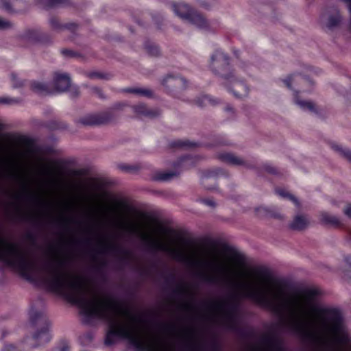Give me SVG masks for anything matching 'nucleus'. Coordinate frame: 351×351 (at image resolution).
<instances>
[{"instance_id": "1", "label": "nucleus", "mask_w": 351, "mask_h": 351, "mask_svg": "<svg viewBox=\"0 0 351 351\" xmlns=\"http://www.w3.org/2000/svg\"><path fill=\"white\" fill-rule=\"evenodd\" d=\"M317 289L294 295V335L310 351H351V332L341 312L322 304Z\"/></svg>"}, {"instance_id": "2", "label": "nucleus", "mask_w": 351, "mask_h": 351, "mask_svg": "<svg viewBox=\"0 0 351 351\" xmlns=\"http://www.w3.org/2000/svg\"><path fill=\"white\" fill-rule=\"evenodd\" d=\"M95 317L105 320L108 324L105 339L107 346L114 343L116 337H119L128 339L138 351H171L161 337L155 335L147 338L143 336L137 327L140 319L110 297L99 299L95 295ZM282 350L280 339L274 335H269L263 338L261 346L254 351Z\"/></svg>"}, {"instance_id": "3", "label": "nucleus", "mask_w": 351, "mask_h": 351, "mask_svg": "<svg viewBox=\"0 0 351 351\" xmlns=\"http://www.w3.org/2000/svg\"><path fill=\"white\" fill-rule=\"evenodd\" d=\"M171 7L175 14L182 21L200 29H208L207 19L197 10L184 2H173Z\"/></svg>"}, {"instance_id": "4", "label": "nucleus", "mask_w": 351, "mask_h": 351, "mask_svg": "<svg viewBox=\"0 0 351 351\" xmlns=\"http://www.w3.org/2000/svg\"><path fill=\"white\" fill-rule=\"evenodd\" d=\"M29 317L30 322L33 326L40 327V330L34 335V339L38 342V345L48 342L50 336L48 332L49 322L46 316L42 312L32 309Z\"/></svg>"}, {"instance_id": "5", "label": "nucleus", "mask_w": 351, "mask_h": 351, "mask_svg": "<svg viewBox=\"0 0 351 351\" xmlns=\"http://www.w3.org/2000/svg\"><path fill=\"white\" fill-rule=\"evenodd\" d=\"M211 71L215 74L225 79L233 77L230 64V58L221 51H215L210 58Z\"/></svg>"}, {"instance_id": "6", "label": "nucleus", "mask_w": 351, "mask_h": 351, "mask_svg": "<svg viewBox=\"0 0 351 351\" xmlns=\"http://www.w3.org/2000/svg\"><path fill=\"white\" fill-rule=\"evenodd\" d=\"M114 120L115 115L112 112L105 111L83 116L76 121V123L82 126H97L109 124Z\"/></svg>"}, {"instance_id": "7", "label": "nucleus", "mask_w": 351, "mask_h": 351, "mask_svg": "<svg viewBox=\"0 0 351 351\" xmlns=\"http://www.w3.org/2000/svg\"><path fill=\"white\" fill-rule=\"evenodd\" d=\"M98 252L101 254H112L119 258H125L130 255L129 250L122 247L114 241L99 239Z\"/></svg>"}, {"instance_id": "8", "label": "nucleus", "mask_w": 351, "mask_h": 351, "mask_svg": "<svg viewBox=\"0 0 351 351\" xmlns=\"http://www.w3.org/2000/svg\"><path fill=\"white\" fill-rule=\"evenodd\" d=\"M217 157L221 161L229 165L236 167H243L247 169H256V166L254 164L247 161L243 158L237 156L232 153H221L218 154Z\"/></svg>"}, {"instance_id": "9", "label": "nucleus", "mask_w": 351, "mask_h": 351, "mask_svg": "<svg viewBox=\"0 0 351 351\" xmlns=\"http://www.w3.org/2000/svg\"><path fill=\"white\" fill-rule=\"evenodd\" d=\"M71 84V79L68 73L55 72L53 75L51 89L54 93H63L69 90Z\"/></svg>"}, {"instance_id": "10", "label": "nucleus", "mask_w": 351, "mask_h": 351, "mask_svg": "<svg viewBox=\"0 0 351 351\" xmlns=\"http://www.w3.org/2000/svg\"><path fill=\"white\" fill-rule=\"evenodd\" d=\"M132 109L138 118L156 119L162 114L159 108H149L145 104L139 103L132 106Z\"/></svg>"}, {"instance_id": "11", "label": "nucleus", "mask_w": 351, "mask_h": 351, "mask_svg": "<svg viewBox=\"0 0 351 351\" xmlns=\"http://www.w3.org/2000/svg\"><path fill=\"white\" fill-rule=\"evenodd\" d=\"M164 86L169 90H182L186 86V81L177 75H167L162 82Z\"/></svg>"}, {"instance_id": "12", "label": "nucleus", "mask_w": 351, "mask_h": 351, "mask_svg": "<svg viewBox=\"0 0 351 351\" xmlns=\"http://www.w3.org/2000/svg\"><path fill=\"white\" fill-rule=\"evenodd\" d=\"M25 41L33 43H44L50 42L49 37L37 29H27L21 36Z\"/></svg>"}, {"instance_id": "13", "label": "nucleus", "mask_w": 351, "mask_h": 351, "mask_svg": "<svg viewBox=\"0 0 351 351\" xmlns=\"http://www.w3.org/2000/svg\"><path fill=\"white\" fill-rule=\"evenodd\" d=\"M228 88L236 97L243 98L248 95L249 88L243 81L232 79L229 82Z\"/></svg>"}, {"instance_id": "14", "label": "nucleus", "mask_w": 351, "mask_h": 351, "mask_svg": "<svg viewBox=\"0 0 351 351\" xmlns=\"http://www.w3.org/2000/svg\"><path fill=\"white\" fill-rule=\"evenodd\" d=\"M343 22V17L339 10L332 8L326 16L325 26L330 30L339 28Z\"/></svg>"}, {"instance_id": "15", "label": "nucleus", "mask_w": 351, "mask_h": 351, "mask_svg": "<svg viewBox=\"0 0 351 351\" xmlns=\"http://www.w3.org/2000/svg\"><path fill=\"white\" fill-rule=\"evenodd\" d=\"M308 225L309 221L307 216L304 214L298 213L289 223V227L293 230L302 231L305 230Z\"/></svg>"}, {"instance_id": "16", "label": "nucleus", "mask_w": 351, "mask_h": 351, "mask_svg": "<svg viewBox=\"0 0 351 351\" xmlns=\"http://www.w3.org/2000/svg\"><path fill=\"white\" fill-rule=\"evenodd\" d=\"M36 4L44 9L69 7L72 5L71 0H36Z\"/></svg>"}, {"instance_id": "17", "label": "nucleus", "mask_w": 351, "mask_h": 351, "mask_svg": "<svg viewBox=\"0 0 351 351\" xmlns=\"http://www.w3.org/2000/svg\"><path fill=\"white\" fill-rule=\"evenodd\" d=\"M320 222L325 226L339 228L341 226L340 219L335 215L327 212H322L319 215Z\"/></svg>"}, {"instance_id": "18", "label": "nucleus", "mask_w": 351, "mask_h": 351, "mask_svg": "<svg viewBox=\"0 0 351 351\" xmlns=\"http://www.w3.org/2000/svg\"><path fill=\"white\" fill-rule=\"evenodd\" d=\"M30 88L33 92L40 95H48L53 93V90L47 84L38 81L32 82Z\"/></svg>"}, {"instance_id": "19", "label": "nucleus", "mask_w": 351, "mask_h": 351, "mask_svg": "<svg viewBox=\"0 0 351 351\" xmlns=\"http://www.w3.org/2000/svg\"><path fill=\"white\" fill-rule=\"evenodd\" d=\"M19 3H23L22 0H0V8L8 13L14 14L19 12L14 7Z\"/></svg>"}, {"instance_id": "20", "label": "nucleus", "mask_w": 351, "mask_h": 351, "mask_svg": "<svg viewBox=\"0 0 351 351\" xmlns=\"http://www.w3.org/2000/svg\"><path fill=\"white\" fill-rule=\"evenodd\" d=\"M283 82L285 84L287 87L289 89H292L291 84L295 83L297 84L298 86H300V85L302 83L304 82H309L311 84H313V83L310 81L308 79L302 77L300 75H291L289 77H287L286 79L283 80Z\"/></svg>"}, {"instance_id": "21", "label": "nucleus", "mask_w": 351, "mask_h": 351, "mask_svg": "<svg viewBox=\"0 0 351 351\" xmlns=\"http://www.w3.org/2000/svg\"><path fill=\"white\" fill-rule=\"evenodd\" d=\"M124 93L135 94L139 96L152 98L154 97V92L146 88H128L123 90Z\"/></svg>"}, {"instance_id": "22", "label": "nucleus", "mask_w": 351, "mask_h": 351, "mask_svg": "<svg viewBox=\"0 0 351 351\" xmlns=\"http://www.w3.org/2000/svg\"><path fill=\"white\" fill-rule=\"evenodd\" d=\"M295 103L304 110H308L312 112H317L316 106L312 101L302 100L296 95Z\"/></svg>"}, {"instance_id": "23", "label": "nucleus", "mask_w": 351, "mask_h": 351, "mask_svg": "<svg viewBox=\"0 0 351 351\" xmlns=\"http://www.w3.org/2000/svg\"><path fill=\"white\" fill-rule=\"evenodd\" d=\"M14 197L16 199H30L36 198V197L31 193L28 186L25 182H23L22 191L15 193Z\"/></svg>"}, {"instance_id": "24", "label": "nucleus", "mask_w": 351, "mask_h": 351, "mask_svg": "<svg viewBox=\"0 0 351 351\" xmlns=\"http://www.w3.org/2000/svg\"><path fill=\"white\" fill-rule=\"evenodd\" d=\"M85 75L90 79H100L104 80H108L112 77V75L110 73H104L101 71H87L85 73Z\"/></svg>"}, {"instance_id": "25", "label": "nucleus", "mask_w": 351, "mask_h": 351, "mask_svg": "<svg viewBox=\"0 0 351 351\" xmlns=\"http://www.w3.org/2000/svg\"><path fill=\"white\" fill-rule=\"evenodd\" d=\"M49 23L51 29L53 31L60 32L64 30V25L60 21V20L54 16H51L49 18Z\"/></svg>"}, {"instance_id": "26", "label": "nucleus", "mask_w": 351, "mask_h": 351, "mask_svg": "<svg viewBox=\"0 0 351 351\" xmlns=\"http://www.w3.org/2000/svg\"><path fill=\"white\" fill-rule=\"evenodd\" d=\"M333 148L337 151L343 158L351 162V150L349 149H344L339 145L333 146Z\"/></svg>"}, {"instance_id": "27", "label": "nucleus", "mask_w": 351, "mask_h": 351, "mask_svg": "<svg viewBox=\"0 0 351 351\" xmlns=\"http://www.w3.org/2000/svg\"><path fill=\"white\" fill-rule=\"evenodd\" d=\"M145 47L147 50V52L149 55H151L152 56H155V57H157L160 55L159 48L154 43H150V42H147L145 45Z\"/></svg>"}, {"instance_id": "28", "label": "nucleus", "mask_w": 351, "mask_h": 351, "mask_svg": "<svg viewBox=\"0 0 351 351\" xmlns=\"http://www.w3.org/2000/svg\"><path fill=\"white\" fill-rule=\"evenodd\" d=\"M195 1L205 10H210L218 2V0H195Z\"/></svg>"}, {"instance_id": "29", "label": "nucleus", "mask_w": 351, "mask_h": 351, "mask_svg": "<svg viewBox=\"0 0 351 351\" xmlns=\"http://www.w3.org/2000/svg\"><path fill=\"white\" fill-rule=\"evenodd\" d=\"M178 307L180 310L186 313H189L194 310L193 304L191 302L186 300L180 302L178 304Z\"/></svg>"}, {"instance_id": "30", "label": "nucleus", "mask_w": 351, "mask_h": 351, "mask_svg": "<svg viewBox=\"0 0 351 351\" xmlns=\"http://www.w3.org/2000/svg\"><path fill=\"white\" fill-rule=\"evenodd\" d=\"M277 193L283 197H287L290 200H291L295 206L300 209L301 208V204L298 201V199L293 196V195L285 191L284 190H278Z\"/></svg>"}, {"instance_id": "31", "label": "nucleus", "mask_w": 351, "mask_h": 351, "mask_svg": "<svg viewBox=\"0 0 351 351\" xmlns=\"http://www.w3.org/2000/svg\"><path fill=\"white\" fill-rule=\"evenodd\" d=\"M174 291L176 293L184 297L189 293V289L185 284H179L176 287Z\"/></svg>"}, {"instance_id": "32", "label": "nucleus", "mask_w": 351, "mask_h": 351, "mask_svg": "<svg viewBox=\"0 0 351 351\" xmlns=\"http://www.w3.org/2000/svg\"><path fill=\"white\" fill-rule=\"evenodd\" d=\"M119 169L126 172H138L141 169V166L138 165H119Z\"/></svg>"}, {"instance_id": "33", "label": "nucleus", "mask_w": 351, "mask_h": 351, "mask_svg": "<svg viewBox=\"0 0 351 351\" xmlns=\"http://www.w3.org/2000/svg\"><path fill=\"white\" fill-rule=\"evenodd\" d=\"M268 208L264 206H258L254 208L256 217L258 218L268 217Z\"/></svg>"}, {"instance_id": "34", "label": "nucleus", "mask_w": 351, "mask_h": 351, "mask_svg": "<svg viewBox=\"0 0 351 351\" xmlns=\"http://www.w3.org/2000/svg\"><path fill=\"white\" fill-rule=\"evenodd\" d=\"M182 337L186 341L191 343L193 341V330L190 328H184L181 331Z\"/></svg>"}, {"instance_id": "35", "label": "nucleus", "mask_w": 351, "mask_h": 351, "mask_svg": "<svg viewBox=\"0 0 351 351\" xmlns=\"http://www.w3.org/2000/svg\"><path fill=\"white\" fill-rule=\"evenodd\" d=\"M61 53L63 56L68 58H82V55H81L80 53L68 49H64L61 51Z\"/></svg>"}, {"instance_id": "36", "label": "nucleus", "mask_w": 351, "mask_h": 351, "mask_svg": "<svg viewBox=\"0 0 351 351\" xmlns=\"http://www.w3.org/2000/svg\"><path fill=\"white\" fill-rule=\"evenodd\" d=\"M268 213H269L268 217H272V218L280 219V220L284 219V216L280 213H279L278 210H276L274 208H269Z\"/></svg>"}, {"instance_id": "37", "label": "nucleus", "mask_w": 351, "mask_h": 351, "mask_svg": "<svg viewBox=\"0 0 351 351\" xmlns=\"http://www.w3.org/2000/svg\"><path fill=\"white\" fill-rule=\"evenodd\" d=\"M13 27V23L3 18L0 17V29L5 30Z\"/></svg>"}, {"instance_id": "38", "label": "nucleus", "mask_w": 351, "mask_h": 351, "mask_svg": "<svg viewBox=\"0 0 351 351\" xmlns=\"http://www.w3.org/2000/svg\"><path fill=\"white\" fill-rule=\"evenodd\" d=\"M262 169L265 171H266L268 173L271 174V175H278L279 173L278 169L275 167H274L271 165H269V164L263 165L262 167Z\"/></svg>"}, {"instance_id": "39", "label": "nucleus", "mask_w": 351, "mask_h": 351, "mask_svg": "<svg viewBox=\"0 0 351 351\" xmlns=\"http://www.w3.org/2000/svg\"><path fill=\"white\" fill-rule=\"evenodd\" d=\"M90 90L92 91L93 93L95 94L96 95H97L99 98L101 99H105L106 98V95L104 93L102 89L98 86H93L90 88Z\"/></svg>"}, {"instance_id": "40", "label": "nucleus", "mask_w": 351, "mask_h": 351, "mask_svg": "<svg viewBox=\"0 0 351 351\" xmlns=\"http://www.w3.org/2000/svg\"><path fill=\"white\" fill-rule=\"evenodd\" d=\"M12 80L13 82V86L14 88L22 87L24 84L23 82L18 78L15 74H12Z\"/></svg>"}, {"instance_id": "41", "label": "nucleus", "mask_w": 351, "mask_h": 351, "mask_svg": "<svg viewBox=\"0 0 351 351\" xmlns=\"http://www.w3.org/2000/svg\"><path fill=\"white\" fill-rule=\"evenodd\" d=\"M19 102V100L14 98H10V97H2L0 98V104H17Z\"/></svg>"}, {"instance_id": "42", "label": "nucleus", "mask_w": 351, "mask_h": 351, "mask_svg": "<svg viewBox=\"0 0 351 351\" xmlns=\"http://www.w3.org/2000/svg\"><path fill=\"white\" fill-rule=\"evenodd\" d=\"M176 176L175 173H165L158 176V179L161 181H167Z\"/></svg>"}, {"instance_id": "43", "label": "nucleus", "mask_w": 351, "mask_h": 351, "mask_svg": "<svg viewBox=\"0 0 351 351\" xmlns=\"http://www.w3.org/2000/svg\"><path fill=\"white\" fill-rule=\"evenodd\" d=\"M200 202L205 205L210 206L213 208H215L217 206L216 202L213 199H209V198H203L200 199Z\"/></svg>"}, {"instance_id": "44", "label": "nucleus", "mask_w": 351, "mask_h": 351, "mask_svg": "<svg viewBox=\"0 0 351 351\" xmlns=\"http://www.w3.org/2000/svg\"><path fill=\"white\" fill-rule=\"evenodd\" d=\"M117 204L125 210L131 211L132 210V206L128 204L127 201L119 200L117 202Z\"/></svg>"}, {"instance_id": "45", "label": "nucleus", "mask_w": 351, "mask_h": 351, "mask_svg": "<svg viewBox=\"0 0 351 351\" xmlns=\"http://www.w3.org/2000/svg\"><path fill=\"white\" fill-rule=\"evenodd\" d=\"M42 174L44 176H50V179L49 180L50 183L58 184H60V180L57 179L56 177L55 178L54 176H51V173H49L48 171H43Z\"/></svg>"}, {"instance_id": "46", "label": "nucleus", "mask_w": 351, "mask_h": 351, "mask_svg": "<svg viewBox=\"0 0 351 351\" xmlns=\"http://www.w3.org/2000/svg\"><path fill=\"white\" fill-rule=\"evenodd\" d=\"M60 219L62 225L65 228H67L69 223L74 222L73 218L64 216L61 217Z\"/></svg>"}, {"instance_id": "47", "label": "nucleus", "mask_w": 351, "mask_h": 351, "mask_svg": "<svg viewBox=\"0 0 351 351\" xmlns=\"http://www.w3.org/2000/svg\"><path fill=\"white\" fill-rule=\"evenodd\" d=\"M64 25V29H68L71 32H74L75 30H77L78 25L77 24L75 23H69Z\"/></svg>"}, {"instance_id": "48", "label": "nucleus", "mask_w": 351, "mask_h": 351, "mask_svg": "<svg viewBox=\"0 0 351 351\" xmlns=\"http://www.w3.org/2000/svg\"><path fill=\"white\" fill-rule=\"evenodd\" d=\"M209 101L206 97H204L202 98H198L196 99L195 103L199 107H204L206 105V104Z\"/></svg>"}, {"instance_id": "49", "label": "nucleus", "mask_w": 351, "mask_h": 351, "mask_svg": "<svg viewBox=\"0 0 351 351\" xmlns=\"http://www.w3.org/2000/svg\"><path fill=\"white\" fill-rule=\"evenodd\" d=\"M128 105L125 103L119 102V103L115 104L112 106V109L114 110H123Z\"/></svg>"}, {"instance_id": "50", "label": "nucleus", "mask_w": 351, "mask_h": 351, "mask_svg": "<svg viewBox=\"0 0 351 351\" xmlns=\"http://www.w3.org/2000/svg\"><path fill=\"white\" fill-rule=\"evenodd\" d=\"M345 261L346 263V265L348 267V274L347 275L351 278V257H346Z\"/></svg>"}, {"instance_id": "51", "label": "nucleus", "mask_w": 351, "mask_h": 351, "mask_svg": "<svg viewBox=\"0 0 351 351\" xmlns=\"http://www.w3.org/2000/svg\"><path fill=\"white\" fill-rule=\"evenodd\" d=\"M220 172H222V171L220 170V169H217V170H214V171H210L208 173L206 178H205V180L204 181H206L210 178H212V177H214V176H217Z\"/></svg>"}, {"instance_id": "52", "label": "nucleus", "mask_w": 351, "mask_h": 351, "mask_svg": "<svg viewBox=\"0 0 351 351\" xmlns=\"http://www.w3.org/2000/svg\"><path fill=\"white\" fill-rule=\"evenodd\" d=\"M343 213L348 217L349 218H351V204H348L343 209Z\"/></svg>"}, {"instance_id": "53", "label": "nucleus", "mask_w": 351, "mask_h": 351, "mask_svg": "<svg viewBox=\"0 0 351 351\" xmlns=\"http://www.w3.org/2000/svg\"><path fill=\"white\" fill-rule=\"evenodd\" d=\"M195 145V143H192L189 142H178L176 144V145L179 147H193Z\"/></svg>"}, {"instance_id": "54", "label": "nucleus", "mask_w": 351, "mask_h": 351, "mask_svg": "<svg viewBox=\"0 0 351 351\" xmlns=\"http://www.w3.org/2000/svg\"><path fill=\"white\" fill-rule=\"evenodd\" d=\"M164 326H165V329L167 331H169V332L175 331V328H176L175 324H165Z\"/></svg>"}, {"instance_id": "55", "label": "nucleus", "mask_w": 351, "mask_h": 351, "mask_svg": "<svg viewBox=\"0 0 351 351\" xmlns=\"http://www.w3.org/2000/svg\"><path fill=\"white\" fill-rule=\"evenodd\" d=\"M71 95L73 97H77L80 95V90L78 88H74L71 91Z\"/></svg>"}, {"instance_id": "56", "label": "nucleus", "mask_w": 351, "mask_h": 351, "mask_svg": "<svg viewBox=\"0 0 351 351\" xmlns=\"http://www.w3.org/2000/svg\"><path fill=\"white\" fill-rule=\"evenodd\" d=\"M3 351H15V348L11 344L6 345L3 349Z\"/></svg>"}, {"instance_id": "57", "label": "nucleus", "mask_w": 351, "mask_h": 351, "mask_svg": "<svg viewBox=\"0 0 351 351\" xmlns=\"http://www.w3.org/2000/svg\"><path fill=\"white\" fill-rule=\"evenodd\" d=\"M158 230L163 233H169L171 231V230L166 228H163L161 226L158 227Z\"/></svg>"}, {"instance_id": "58", "label": "nucleus", "mask_w": 351, "mask_h": 351, "mask_svg": "<svg viewBox=\"0 0 351 351\" xmlns=\"http://www.w3.org/2000/svg\"><path fill=\"white\" fill-rule=\"evenodd\" d=\"M26 237L27 239L34 240L33 236L30 233L27 234Z\"/></svg>"}, {"instance_id": "59", "label": "nucleus", "mask_w": 351, "mask_h": 351, "mask_svg": "<svg viewBox=\"0 0 351 351\" xmlns=\"http://www.w3.org/2000/svg\"><path fill=\"white\" fill-rule=\"evenodd\" d=\"M71 173L75 176H77L80 174V171L77 170H72Z\"/></svg>"}, {"instance_id": "60", "label": "nucleus", "mask_w": 351, "mask_h": 351, "mask_svg": "<svg viewBox=\"0 0 351 351\" xmlns=\"http://www.w3.org/2000/svg\"><path fill=\"white\" fill-rule=\"evenodd\" d=\"M348 99L351 102V90L347 94Z\"/></svg>"}, {"instance_id": "61", "label": "nucleus", "mask_w": 351, "mask_h": 351, "mask_svg": "<svg viewBox=\"0 0 351 351\" xmlns=\"http://www.w3.org/2000/svg\"><path fill=\"white\" fill-rule=\"evenodd\" d=\"M59 163H60V162H58L57 160H53V161L51 162V164L53 165H58Z\"/></svg>"}, {"instance_id": "62", "label": "nucleus", "mask_w": 351, "mask_h": 351, "mask_svg": "<svg viewBox=\"0 0 351 351\" xmlns=\"http://www.w3.org/2000/svg\"><path fill=\"white\" fill-rule=\"evenodd\" d=\"M226 110L231 111V110H232V108L228 106L226 108Z\"/></svg>"}, {"instance_id": "63", "label": "nucleus", "mask_w": 351, "mask_h": 351, "mask_svg": "<svg viewBox=\"0 0 351 351\" xmlns=\"http://www.w3.org/2000/svg\"><path fill=\"white\" fill-rule=\"evenodd\" d=\"M10 175L13 176H16V175H14L13 173H10Z\"/></svg>"}]
</instances>
